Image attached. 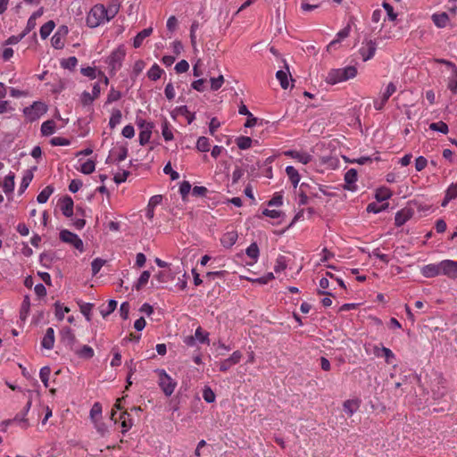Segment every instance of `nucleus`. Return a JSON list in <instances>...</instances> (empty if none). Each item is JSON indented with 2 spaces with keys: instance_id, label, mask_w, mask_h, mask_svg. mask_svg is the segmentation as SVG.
<instances>
[{
  "instance_id": "17",
  "label": "nucleus",
  "mask_w": 457,
  "mask_h": 457,
  "mask_svg": "<svg viewBox=\"0 0 457 457\" xmlns=\"http://www.w3.org/2000/svg\"><path fill=\"white\" fill-rule=\"evenodd\" d=\"M412 217V212L408 208H403L395 213V224L396 227L404 225Z\"/></svg>"
},
{
  "instance_id": "9",
  "label": "nucleus",
  "mask_w": 457,
  "mask_h": 457,
  "mask_svg": "<svg viewBox=\"0 0 457 457\" xmlns=\"http://www.w3.org/2000/svg\"><path fill=\"white\" fill-rule=\"evenodd\" d=\"M124 57L125 52L122 49H117L111 54L107 63L112 71L115 72L120 69Z\"/></svg>"
},
{
  "instance_id": "31",
  "label": "nucleus",
  "mask_w": 457,
  "mask_h": 457,
  "mask_svg": "<svg viewBox=\"0 0 457 457\" xmlns=\"http://www.w3.org/2000/svg\"><path fill=\"white\" fill-rule=\"evenodd\" d=\"M55 27V23L53 21H49L41 26L39 33L42 39H46L49 37Z\"/></svg>"
},
{
  "instance_id": "19",
  "label": "nucleus",
  "mask_w": 457,
  "mask_h": 457,
  "mask_svg": "<svg viewBox=\"0 0 457 457\" xmlns=\"http://www.w3.org/2000/svg\"><path fill=\"white\" fill-rule=\"evenodd\" d=\"M360 399H349L344 402L343 410L349 416H353L360 408Z\"/></svg>"
},
{
  "instance_id": "56",
  "label": "nucleus",
  "mask_w": 457,
  "mask_h": 457,
  "mask_svg": "<svg viewBox=\"0 0 457 457\" xmlns=\"http://www.w3.org/2000/svg\"><path fill=\"white\" fill-rule=\"evenodd\" d=\"M117 307V302L113 299L109 300L108 305L106 309H102L100 311L102 316L105 318L106 316L110 315Z\"/></svg>"
},
{
  "instance_id": "47",
  "label": "nucleus",
  "mask_w": 457,
  "mask_h": 457,
  "mask_svg": "<svg viewBox=\"0 0 457 457\" xmlns=\"http://www.w3.org/2000/svg\"><path fill=\"white\" fill-rule=\"evenodd\" d=\"M236 142H237V145L238 146L239 149L246 150L251 147L253 140L249 137L242 136V137H237Z\"/></svg>"
},
{
  "instance_id": "27",
  "label": "nucleus",
  "mask_w": 457,
  "mask_h": 457,
  "mask_svg": "<svg viewBox=\"0 0 457 457\" xmlns=\"http://www.w3.org/2000/svg\"><path fill=\"white\" fill-rule=\"evenodd\" d=\"M153 32L152 28H146L141 30L139 33L137 34V36L134 37L133 46L135 48H138L143 44V41L145 38L149 37Z\"/></svg>"
},
{
  "instance_id": "2",
  "label": "nucleus",
  "mask_w": 457,
  "mask_h": 457,
  "mask_svg": "<svg viewBox=\"0 0 457 457\" xmlns=\"http://www.w3.org/2000/svg\"><path fill=\"white\" fill-rule=\"evenodd\" d=\"M357 74V69L354 66H346L340 69H333L327 75L326 81L330 85H335L350 79H353Z\"/></svg>"
},
{
  "instance_id": "50",
  "label": "nucleus",
  "mask_w": 457,
  "mask_h": 457,
  "mask_svg": "<svg viewBox=\"0 0 457 457\" xmlns=\"http://www.w3.org/2000/svg\"><path fill=\"white\" fill-rule=\"evenodd\" d=\"M76 353L81 358L91 359L95 353L91 346L84 345L81 349L76 351Z\"/></svg>"
},
{
  "instance_id": "11",
  "label": "nucleus",
  "mask_w": 457,
  "mask_h": 457,
  "mask_svg": "<svg viewBox=\"0 0 457 457\" xmlns=\"http://www.w3.org/2000/svg\"><path fill=\"white\" fill-rule=\"evenodd\" d=\"M138 126L141 128V131L138 136L139 144L141 145H146L152 135V129L154 128L153 123L145 122V120H140L138 122Z\"/></svg>"
},
{
  "instance_id": "60",
  "label": "nucleus",
  "mask_w": 457,
  "mask_h": 457,
  "mask_svg": "<svg viewBox=\"0 0 457 457\" xmlns=\"http://www.w3.org/2000/svg\"><path fill=\"white\" fill-rule=\"evenodd\" d=\"M224 83V78L222 75H220L217 78L211 79V88L213 91L219 90Z\"/></svg>"
},
{
  "instance_id": "36",
  "label": "nucleus",
  "mask_w": 457,
  "mask_h": 457,
  "mask_svg": "<svg viewBox=\"0 0 457 457\" xmlns=\"http://www.w3.org/2000/svg\"><path fill=\"white\" fill-rule=\"evenodd\" d=\"M287 71H278L276 73V78L279 81V84L282 88L287 89L289 87V80L287 78L288 68L287 67Z\"/></svg>"
},
{
  "instance_id": "38",
  "label": "nucleus",
  "mask_w": 457,
  "mask_h": 457,
  "mask_svg": "<svg viewBox=\"0 0 457 457\" xmlns=\"http://www.w3.org/2000/svg\"><path fill=\"white\" fill-rule=\"evenodd\" d=\"M162 135L165 141H171L174 137L172 128L167 120L162 124Z\"/></svg>"
},
{
  "instance_id": "40",
  "label": "nucleus",
  "mask_w": 457,
  "mask_h": 457,
  "mask_svg": "<svg viewBox=\"0 0 457 457\" xmlns=\"http://www.w3.org/2000/svg\"><path fill=\"white\" fill-rule=\"evenodd\" d=\"M210 140L206 137H200L196 142V149L199 152L206 153L210 150Z\"/></svg>"
},
{
  "instance_id": "8",
  "label": "nucleus",
  "mask_w": 457,
  "mask_h": 457,
  "mask_svg": "<svg viewBox=\"0 0 457 457\" xmlns=\"http://www.w3.org/2000/svg\"><path fill=\"white\" fill-rule=\"evenodd\" d=\"M377 50V44L375 41L370 39L362 42L359 49V53L363 62H367L373 58Z\"/></svg>"
},
{
  "instance_id": "29",
  "label": "nucleus",
  "mask_w": 457,
  "mask_h": 457,
  "mask_svg": "<svg viewBox=\"0 0 457 457\" xmlns=\"http://www.w3.org/2000/svg\"><path fill=\"white\" fill-rule=\"evenodd\" d=\"M286 173L289 178L290 181L292 182V184L294 185V187H296L300 181V175L297 170L293 166H287Z\"/></svg>"
},
{
  "instance_id": "22",
  "label": "nucleus",
  "mask_w": 457,
  "mask_h": 457,
  "mask_svg": "<svg viewBox=\"0 0 457 457\" xmlns=\"http://www.w3.org/2000/svg\"><path fill=\"white\" fill-rule=\"evenodd\" d=\"M54 345V330L53 328H48L41 341V346L45 349L51 350Z\"/></svg>"
},
{
  "instance_id": "24",
  "label": "nucleus",
  "mask_w": 457,
  "mask_h": 457,
  "mask_svg": "<svg viewBox=\"0 0 457 457\" xmlns=\"http://www.w3.org/2000/svg\"><path fill=\"white\" fill-rule=\"evenodd\" d=\"M57 129L56 123L54 120H47L41 124V134L44 137L53 135Z\"/></svg>"
},
{
  "instance_id": "52",
  "label": "nucleus",
  "mask_w": 457,
  "mask_h": 457,
  "mask_svg": "<svg viewBox=\"0 0 457 457\" xmlns=\"http://www.w3.org/2000/svg\"><path fill=\"white\" fill-rule=\"evenodd\" d=\"M93 307H94L93 303H79L80 312L86 317L87 320H88V321L91 320V312H92Z\"/></svg>"
},
{
  "instance_id": "6",
  "label": "nucleus",
  "mask_w": 457,
  "mask_h": 457,
  "mask_svg": "<svg viewBox=\"0 0 457 457\" xmlns=\"http://www.w3.org/2000/svg\"><path fill=\"white\" fill-rule=\"evenodd\" d=\"M396 89V85L394 82L388 83L382 96L379 98L374 100V108L377 111H381L384 108L386 102L388 101V99L390 98V96L395 93Z\"/></svg>"
},
{
  "instance_id": "64",
  "label": "nucleus",
  "mask_w": 457,
  "mask_h": 457,
  "mask_svg": "<svg viewBox=\"0 0 457 457\" xmlns=\"http://www.w3.org/2000/svg\"><path fill=\"white\" fill-rule=\"evenodd\" d=\"M174 69L177 73H184L188 71L189 64L186 60H181L175 65Z\"/></svg>"
},
{
  "instance_id": "25",
  "label": "nucleus",
  "mask_w": 457,
  "mask_h": 457,
  "mask_svg": "<svg viewBox=\"0 0 457 457\" xmlns=\"http://www.w3.org/2000/svg\"><path fill=\"white\" fill-rule=\"evenodd\" d=\"M431 18L434 24L440 29L445 28L449 22V16L446 12L434 13Z\"/></svg>"
},
{
  "instance_id": "62",
  "label": "nucleus",
  "mask_w": 457,
  "mask_h": 457,
  "mask_svg": "<svg viewBox=\"0 0 457 457\" xmlns=\"http://www.w3.org/2000/svg\"><path fill=\"white\" fill-rule=\"evenodd\" d=\"M283 204V195L281 193H275L272 198L268 202L269 206H280Z\"/></svg>"
},
{
  "instance_id": "57",
  "label": "nucleus",
  "mask_w": 457,
  "mask_h": 457,
  "mask_svg": "<svg viewBox=\"0 0 457 457\" xmlns=\"http://www.w3.org/2000/svg\"><path fill=\"white\" fill-rule=\"evenodd\" d=\"M203 398L208 403H212L215 401V394L209 386H205L203 391Z\"/></svg>"
},
{
  "instance_id": "15",
  "label": "nucleus",
  "mask_w": 457,
  "mask_h": 457,
  "mask_svg": "<svg viewBox=\"0 0 457 457\" xmlns=\"http://www.w3.org/2000/svg\"><path fill=\"white\" fill-rule=\"evenodd\" d=\"M351 32V25L347 24L344 29L339 30L337 35L336 38L332 40L327 46L328 51H331L332 49H336L337 46L345 38H346Z\"/></svg>"
},
{
  "instance_id": "14",
  "label": "nucleus",
  "mask_w": 457,
  "mask_h": 457,
  "mask_svg": "<svg viewBox=\"0 0 457 457\" xmlns=\"http://www.w3.org/2000/svg\"><path fill=\"white\" fill-rule=\"evenodd\" d=\"M440 262L436 263H429L427 265H424L421 270L420 273L423 277L431 278L437 276H441V269H440Z\"/></svg>"
},
{
  "instance_id": "41",
  "label": "nucleus",
  "mask_w": 457,
  "mask_h": 457,
  "mask_svg": "<svg viewBox=\"0 0 457 457\" xmlns=\"http://www.w3.org/2000/svg\"><path fill=\"white\" fill-rule=\"evenodd\" d=\"M78 64V59L75 56H71L61 61V67L66 70L72 71Z\"/></svg>"
},
{
  "instance_id": "16",
  "label": "nucleus",
  "mask_w": 457,
  "mask_h": 457,
  "mask_svg": "<svg viewBox=\"0 0 457 457\" xmlns=\"http://www.w3.org/2000/svg\"><path fill=\"white\" fill-rule=\"evenodd\" d=\"M162 201V196L161 195H153L149 201H148V204H147V207L145 209V217L149 220H152L154 219V208L159 205Z\"/></svg>"
},
{
  "instance_id": "49",
  "label": "nucleus",
  "mask_w": 457,
  "mask_h": 457,
  "mask_svg": "<svg viewBox=\"0 0 457 457\" xmlns=\"http://www.w3.org/2000/svg\"><path fill=\"white\" fill-rule=\"evenodd\" d=\"M195 337L196 340H198L202 344H208L209 341V333L204 332L201 327H198L195 329Z\"/></svg>"
},
{
  "instance_id": "33",
  "label": "nucleus",
  "mask_w": 457,
  "mask_h": 457,
  "mask_svg": "<svg viewBox=\"0 0 457 457\" xmlns=\"http://www.w3.org/2000/svg\"><path fill=\"white\" fill-rule=\"evenodd\" d=\"M121 119H122L121 112L119 109L112 110L110 120H109L110 128L114 129L117 125H119L121 122Z\"/></svg>"
},
{
  "instance_id": "18",
  "label": "nucleus",
  "mask_w": 457,
  "mask_h": 457,
  "mask_svg": "<svg viewBox=\"0 0 457 457\" xmlns=\"http://www.w3.org/2000/svg\"><path fill=\"white\" fill-rule=\"evenodd\" d=\"M285 154L290 156L293 159H295L296 161L303 164H308L312 160V156L306 152L290 150L286 152Z\"/></svg>"
},
{
  "instance_id": "54",
  "label": "nucleus",
  "mask_w": 457,
  "mask_h": 457,
  "mask_svg": "<svg viewBox=\"0 0 457 457\" xmlns=\"http://www.w3.org/2000/svg\"><path fill=\"white\" fill-rule=\"evenodd\" d=\"M51 43H52V46L55 49H62V48H63V46H64V40H63L62 35H60V32H56L52 37Z\"/></svg>"
},
{
  "instance_id": "30",
  "label": "nucleus",
  "mask_w": 457,
  "mask_h": 457,
  "mask_svg": "<svg viewBox=\"0 0 457 457\" xmlns=\"http://www.w3.org/2000/svg\"><path fill=\"white\" fill-rule=\"evenodd\" d=\"M120 420H121L122 433L125 434L133 425L132 419L130 418V415L125 411L120 415Z\"/></svg>"
},
{
  "instance_id": "59",
  "label": "nucleus",
  "mask_w": 457,
  "mask_h": 457,
  "mask_svg": "<svg viewBox=\"0 0 457 457\" xmlns=\"http://www.w3.org/2000/svg\"><path fill=\"white\" fill-rule=\"evenodd\" d=\"M104 261L100 258H96L91 262V269L93 275H96L104 264Z\"/></svg>"
},
{
  "instance_id": "35",
  "label": "nucleus",
  "mask_w": 457,
  "mask_h": 457,
  "mask_svg": "<svg viewBox=\"0 0 457 457\" xmlns=\"http://www.w3.org/2000/svg\"><path fill=\"white\" fill-rule=\"evenodd\" d=\"M54 188L51 186L46 187L37 196V201L39 204H45L53 194Z\"/></svg>"
},
{
  "instance_id": "5",
  "label": "nucleus",
  "mask_w": 457,
  "mask_h": 457,
  "mask_svg": "<svg viewBox=\"0 0 457 457\" xmlns=\"http://www.w3.org/2000/svg\"><path fill=\"white\" fill-rule=\"evenodd\" d=\"M60 239L62 242L67 243V244L72 245L74 248H76L79 252H83L84 251L83 241L79 238V237L77 234L72 233V232H71L68 229L61 230V232H60Z\"/></svg>"
},
{
  "instance_id": "55",
  "label": "nucleus",
  "mask_w": 457,
  "mask_h": 457,
  "mask_svg": "<svg viewBox=\"0 0 457 457\" xmlns=\"http://www.w3.org/2000/svg\"><path fill=\"white\" fill-rule=\"evenodd\" d=\"M388 206V204H384L378 205L377 203H370L367 206V212L372 213H378L384 210H386Z\"/></svg>"
},
{
  "instance_id": "58",
  "label": "nucleus",
  "mask_w": 457,
  "mask_h": 457,
  "mask_svg": "<svg viewBox=\"0 0 457 457\" xmlns=\"http://www.w3.org/2000/svg\"><path fill=\"white\" fill-rule=\"evenodd\" d=\"M50 144L54 146H66L71 145V141L65 137H54L50 140Z\"/></svg>"
},
{
  "instance_id": "63",
  "label": "nucleus",
  "mask_w": 457,
  "mask_h": 457,
  "mask_svg": "<svg viewBox=\"0 0 457 457\" xmlns=\"http://www.w3.org/2000/svg\"><path fill=\"white\" fill-rule=\"evenodd\" d=\"M80 72L82 75L91 79H94L96 78V69L95 67H86V68H81L80 69Z\"/></svg>"
},
{
  "instance_id": "20",
  "label": "nucleus",
  "mask_w": 457,
  "mask_h": 457,
  "mask_svg": "<svg viewBox=\"0 0 457 457\" xmlns=\"http://www.w3.org/2000/svg\"><path fill=\"white\" fill-rule=\"evenodd\" d=\"M61 340L65 346H68L71 349L73 347L76 342V337L71 328H65L62 330Z\"/></svg>"
},
{
  "instance_id": "46",
  "label": "nucleus",
  "mask_w": 457,
  "mask_h": 457,
  "mask_svg": "<svg viewBox=\"0 0 457 457\" xmlns=\"http://www.w3.org/2000/svg\"><path fill=\"white\" fill-rule=\"evenodd\" d=\"M150 272L148 270H145L141 273L140 277L138 278L137 283L134 285V287L137 289V290H139L141 289L144 286L146 285V283L148 282L149 278H150Z\"/></svg>"
},
{
  "instance_id": "7",
  "label": "nucleus",
  "mask_w": 457,
  "mask_h": 457,
  "mask_svg": "<svg viewBox=\"0 0 457 457\" xmlns=\"http://www.w3.org/2000/svg\"><path fill=\"white\" fill-rule=\"evenodd\" d=\"M441 275L446 276L449 278H457V261L443 260L440 262Z\"/></svg>"
},
{
  "instance_id": "10",
  "label": "nucleus",
  "mask_w": 457,
  "mask_h": 457,
  "mask_svg": "<svg viewBox=\"0 0 457 457\" xmlns=\"http://www.w3.org/2000/svg\"><path fill=\"white\" fill-rule=\"evenodd\" d=\"M243 354L240 351H235L228 358L219 363V370L222 372L228 371L231 367L240 362Z\"/></svg>"
},
{
  "instance_id": "43",
  "label": "nucleus",
  "mask_w": 457,
  "mask_h": 457,
  "mask_svg": "<svg viewBox=\"0 0 457 457\" xmlns=\"http://www.w3.org/2000/svg\"><path fill=\"white\" fill-rule=\"evenodd\" d=\"M102 414V405L99 403H95L90 410V418L91 420L96 423L98 420L101 418Z\"/></svg>"
},
{
  "instance_id": "28",
  "label": "nucleus",
  "mask_w": 457,
  "mask_h": 457,
  "mask_svg": "<svg viewBox=\"0 0 457 457\" xmlns=\"http://www.w3.org/2000/svg\"><path fill=\"white\" fill-rule=\"evenodd\" d=\"M1 187L5 193L12 192L14 188V174L12 172L9 173L4 179Z\"/></svg>"
},
{
  "instance_id": "23",
  "label": "nucleus",
  "mask_w": 457,
  "mask_h": 457,
  "mask_svg": "<svg viewBox=\"0 0 457 457\" xmlns=\"http://www.w3.org/2000/svg\"><path fill=\"white\" fill-rule=\"evenodd\" d=\"M237 232L235 230L226 232L220 238L221 245L229 248L234 245L237 240Z\"/></svg>"
},
{
  "instance_id": "39",
  "label": "nucleus",
  "mask_w": 457,
  "mask_h": 457,
  "mask_svg": "<svg viewBox=\"0 0 457 457\" xmlns=\"http://www.w3.org/2000/svg\"><path fill=\"white\" fill-rule=\"evenodd\" d=\"M392 195L391 191L386 187H380L376 191L375 198L378 202H384L389 199Z\"/></svg>"
},
{
  "instance_id": "4",
  "label": "nucleus",
  "mask_w": 457,
  "mask_h": 457,
  "mask_svg": "<svg viewBox=\"0 0 457 457\" xmlns=\"http://www.w3.org/2000/svg\"><path fill=\"white\" fill-rule=\"evenodd\" d=\"M154 372L158 375V385L166 396H170L176 386L177 382L163 369H157Z\"/></svg>"
},
{
  "instance_id": "61",
  "label": "nucleus",
  "mask_w": 457,
  "mask_h": 457,
  "mask_svg": "<svg viewBox=\"0 0 457 457\" xmlns=\"http://www.w3.org/2000/svg\"><path fill=\"white\" fill-rule=\"evenodd\" d=\"M433 397L435 400H439L443 398L446 394V387L442 383V385H438L437 389H433Z\"/></svg>"
},
{
  "instance_id": "45",
  "label": "nucleus",
  "mask_w": 457,
  "mask_h": 457,
  "mask_svg": "<svg viewBox=\"0 0 457 457\" xmlns=\"http://www.w3.org/2000/svg\"><path fill=\"white\" fill-rule=\"evenodd\" d=\"M429 129L433 131H437L445 135L449 131L448 125L444 121L430 123Z\"/></svg>"
},
{
  "instance_id": "32",
  "label": "nucleus",
  "mask_w": 457,
  "mask_h": 457,
  "mask_svg": "<svg viewBox=\"0 0 457 457\" xmlns=\"http://www.w3.org/2000/svg\"><path fill=\"white\" fill-rule=\"evenodd\" d=\"M32 179H33L32 171L29 170H26L22 177L21 185H20V188H19L20 194H22L28 188V187L30 184V182L32 181Z\"/></svg>"
},
{
  "instance_id": "1",
  "label": "nucleus",
  "mask_w": 457,
  "mask_h": 457,
  "mask_svg": "<svg viewBox=\"0 0 457 457\" xmlns=\"http://www.w3.org/2000/svg\"><path fill=\"white\" fill-rule=\"evenodd\" d=\"M119 12L118 4H109L107 7L97 4L94 5L87 15V25L89 28H97L112 20Z\"/></svg>"
},
{
  "instance_id": "13",
  "label": "nucleus",
  "mask_w": 457,
  "mask_h": 457,
  "mask_svg": "<svg viewBox=\"0 0 457 457\" xmlns=\"http://www.w3.org/2000/svg\"><path fill=\"white\" fill-rule=\"evenodd\" d=\"M372 353L378 358L384 357L387 364H391L395 359V353L389 348L385 346L380 347L378 345H374Z\"/></svg>"
},
{
  "instance_id": "44",
  "label": "nucleus",
  "mask_w": 457,
  "mask_h": 457,
  "mask_svg": "<svg viewBox=\"0 0 457 457\" xmlns=\"http://www.w3.org/2000/svg\"><path fill=\"white\" fill-rule=\"evenodd\" d=\"M50 374L51 369L48 366H44L40 369L39 377L46 388L49 387Z\"/></svg>"
},
{
  "instance_id": "37",
  "label": "nucleus",
  "mask_w": 457,
  "mask_h": 457,
  "mask_svg": "<svg viewBox=\"0 0 457 457\" xmlns=\"http://www.w3.org/2000/svg\"><path fill=\"white\" fill-rule=\"evenodd\" d=\"M163 73V70L160 66L154 63L147 71V76L151 80H157L161 78Z\"/></svg>"
},
{
  "instance_id": "12",
  "label": "nucleus",
  "mask_w": 457,
  "mask_h": 457,
  "mask_svg": "<svg viewBox=\"0 0 457 457\" xmlns=\"http://www.w3.org/2000/svg\"><path fill=\"white\" fill-rule=\"evenodd\" d=\"M358 179L357 170L355 169L348 170L345 174V189L354 192L357 190L356 181Z\"/></svg>"
},
{
  "instance_id": "34",
  "label": "nucleus",
  "mask_w": 457,
  "mask_h": 457,
  "mask_svg": "<svg viewBox=\"0 0 457 457\" xmlns=\"http://www.w3.org/2000/svg\"><path fill=\"white\" fill-rule=\"evenodd\" d=\"M176 112L179 114L185 116L188 124H191L195 120V114L190 112L187 105L177 107Z\"/></svg>"
},
{
  "instance_id": "51",
  "label": "nucleus",
  "mask_w": 457,
  "mask_h": 457,
  "mask_svg": "<svg viewBox=\"0 0 457 457\" xmlns=\"http://www.w3.org/2000/svg\"><path fill=\"white\" fill-rule=\"evenodd\" d=\"M112 154H116L114 162L120 163L127 158L128 149L124 146H121L118 150H113Z\"/></svg>"
},
{
  "instance_id": "21",
  "label": "nucleus",
  "mask_w": 457,
  "mask_h": 457,
  "mask_svg": "<svg viewBox=\"0 0 457 457\" xmlns=\"http://www.w3.org/2000/svg\"><path fill=\"white\" fill-rule=\"evenodd\" d=\"M74 203L71 196H65L61 200L60 208L62 213L65 217H71L73 215Z\"/></svg>"
},
{
  "instance_id": "3",
  "label": "nucleus",
  "mask_w": 457,
  "mask_h": 457,
  "mask_svg": "<svg viewBox=\"0 0 457 457\" xmlns=\"http://www.w3.org/2000/svg\"><path fill=\"white\" fill-rule=\"evenodd\" d=\"M48 111V106L42 101H35L29 106L23 109V115L26 120L33 122L37 120Z\"/></svg>"
},
{
  "instance_id": "53",
  "label": "nucleus",
  "mask_w": 457,
  "mask_h": 457,
  "mask_svg": "<svg viewBox=\"0 0 457 457\" xmlns=\"http://www.w3.org/2000/svg\"><path fill=\"white\" fill-rule=\"evenodd\" d=\"M96 169V163L92 160H87L81 164L79 170L84 174H91Z\"/></svg>"
},
{
  "instance_id": "42",
  "label": "nucleus",
  "mask_w": 457,
  "mask_h": 457,
  "mask_svg": "<svg viewBox=\"0 0 457 457\" xmlns=\"http://www.w3.org/2000/svg\"><path fill=\"white\" fill-rule=\"evenodd\" d=\"M248 257L256 262L259 257V247L256 243H252L245 250Z\"/></svg>"
},
{
  "instance_id": "48",
  "label": "nucleus",
  "mask_w": 457,
  "mask_h": 457,
  "mask_svg": "<svg viewBox=\"0 0 457 457\" xmlns=\"http://www.w3.org/2000/svg\"><path fill=\"white\" fill-rule=\"evenodd\" d=\"M55 316L58 320H62L65 313L71 312V309L67 306H62L60 303H55Z\"/></svg>"
},
{
  "instance_id": "26",
  "label": "nucleus",
  "mask_w": 457,
  "mask_h": 457,
  "mask_svg": "<svg viewBox=\"0 0 457 457\" xmlns=\"http://www.w3.org/2000/svg\"><path fill=\"white\" fill-rule=\"evenodd\" d=\"M447 87L453 94L457 93V66L452 65V73L447 79Z\"/></svg>"
}]
</instances>
